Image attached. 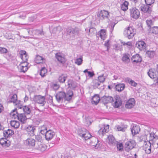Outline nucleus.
Here are the masks:
<instances>
[{
	"label": "nucleus",
	"mask_w": 158,
	"mask_h": 158,
	"mask_svg": "<svg viewBox=\"0 0 158 158\" xmlns=\"http://www.w3.org/2000/svg\"><path fill=\"white\" fill-rule=\"evenodd\" d=\"M73 94V91L69 90L66 93L63 91L58 92L56 95V100L59 102H62L63 99L65 101L70 102L72 98Z\"/></svg>",
	"instance_id": "1"
},
{
	"label": "nucleus",
	"mask_w": 158,
	"mask_h": 158,
	"mask_svg": "<svg viewBox=\"0 0 158 158\" xmlns=\"http://www.w3.org/2000/svg\"><path fill=\"white\" fill-rule=\"evenodd\" d=\"M80 31V29L77 27H69L66 30V33L71 37L74 38L76 35H78Z\"/></svg>",
	"instance_id": "2"
},
{
	"label": "nucleus",
	"mask_w": 158,
	"mask_h": 158,
	"mask_svg": "<svg viewBox=\"0 0 158 158\" xmlns=\"http://www.w3.org/2000/svg\"><path fill=\"white\" fill-rule=\"evenodd\" d=\"M135 34V29L131 27L125 28L123 33L124 36L129 39L132 38Z\"/></svg>",
	"instance_id": "3"
},
{
	"label": "nucleus",
	"mask_w": 158,
	"mask_h": 158,
	"mask_svg": "<svg viewBox=\"0 0 158 158\" xmlns=\"http://www.w3.org/2000/svg\"><path fill=\"white\" fill-rule=\"evenodd\" d=\"M33 101L42 106H44L46 103L45 97L41 95L35 96L33 98Z\"/></svg>",
	"instance_id": "4"
},
{
	"label": "nucleus",
	"mask_w": 158,
	"mask_h": 158,
	"mask_svg": "<svg viewBox=\"0 0 158 158\" xmlns=\"http://www.w3.org/2000/svg\"><path fill=\"white\" fill-rule=\"evenodd\" d=\"M136 145V143L133 140L130 139L125 143V149L127 152L133 149Z\"/></svg>",
	"instance_id": "5"
},
{
	"label": "nucleus",
	"mask_w": 158,
	"mask_h": 158,
	"mask_svg": "<svg viewBox=\"0 0 158 158\" xmlns=\"http://www.w3.org/2000/svg\"><path fill=\"white\" fill-rule=\"evenodd\" d=\"M9 102H13L15 104V105L19 109L22 108L21 102L20 101H18L17 95L15 94L11 97L10 100Z\"/></svg>",
	"instance_id": "6"
},
{
	"label": "nucleus",
	"mask_w": 158,
	"mask_h": 158,
	"mask_svg": "<svg viewBox=\"0 0 158 158\" xmlns=\"http://www.w3.org/2000/svg\"><path fill=\"white\" fill-rule=\"evenodd\" d=\"M130 13L131 17L135 19H138L140 15L139 10L135 7H132L130 9Z\"/></svg>",
	"instance_id": "7"
},
{
	"label": "nucleus",
	"mask_w": 158,
	"mask_h": 158,
	"mask_svg": "<svg viewBox=\"0 0 158 158\" xmlns=\"http://www.w3.org/2000/svg\"><path fill=\"white\" fill-rule=\"evenodd\" d=\"M55 57L57 61L60 63L64 64L66 62L64 55L60 52L57 53L55 54Z\"/></svg>",
	"instance_id": "8"
},
{
	"label": "nucleus",
	"mask_w": 158,
	"mask_h": 158,
	"mask_svg": "<svg viewBox=\"0 0 158 158\" xmlns=\"http://www.w3.org/2000/svg\"><path fill=\"white\" fill-rule=\"evenodd\" d=\"M24 112V114L27 116L29 117V118L31 117L32 114L31 113V108L30 106H22Z\"/></svg>",
	"instance_id": "9"
},
{
	"label": "nucleus",
	"mask_w": 158,
	"mask_h": 158,
	"mask_svg": "<svg viewBox=\"0 0 158 158\" xmlns=\"http://www.w3.org/2000/svg\"><path fill=\"white\" fill-rule=\"evenodd\" d=\"M109 15V13L108 11L104 10L98 12L97 16L99 18V20H103L107 18Z\"/></svg>",
	"instance_id": "10"
},
{
	"label": "nucleus",
	"mask_w": 158,
	"mask_h": 158,
	"mask_svg": "<svg viewBox=\"0 0 158 158\" xmlns=\"http://www.w3.org/2000/svg\"><path fill=\"white\" fill-rule=\"evenodd\" d=\"M151 144L149 141H145L143 145V148L146 153L149 154L151 152Z\"/></svg>",
	"instance_id": "11"
},
{
	"label": "nucleus",
	"mask_w": 158,
	"mask_h": 158,
	"mask_svg": "<svg viewBox=\"0 0 158 158\" xmlns=\"http://www.w3.org/2000/svg\"><path fill=\"white\" fill-rule=\"evenodd\" d=\"M35 148L43 152L45 151L46 147L45 145L42 143V142H36Z\"/></svg>",
	"instance_id": "12"
},
{
	"label": "nucleus",
	"mask_w": 158,
	"mask_h": 158,
	"mask_svg": "<svg viewBox=\"0 0 158 158\" xmlns=\"http://www.w3.org/2000/svg\"><path fill=\"white\" fill-rule=\"evenodd\" d=\"M141 11L144 13L150 14L151 12V8L148 4H141L140 6Z\"/></svg>",
	"instance_id": "13"
},
{
	"label": "nucleus",
	"mask_w": 158,
	"mask_h": 158,
	"mask_svg": "<svg viewBox=\"0 0 158 158\" xmlns=\"http://www.w3.org/2000/svg\"><path fill=\"white\" fill-rule=\"evenodd\" d=\"M101 101L104 104H107L109 103L113 102L114 101V99L110 96H106L105 95L102 97Z\"/></svg>",
	"instance_id": "14"
},
{
	"label": "nucleus",
	"mask_w": 158,
	"mask_h": 158,
	"mask_svg": "<svg viewBox=\"0 0 158 158\" xmlns=\"http://www.w3.org/2000/svg\"><path fill=\"white\" fill-rule=\"evenodd\" d=\"M55 135V132L49 130L46 131L45 135V138L46 140H51L54 137Z\"/></svg>",
	"instance_id": "15"
},
{
	"label": "nucleus",
	"mask_w": 158,
	"mask_h": 158,
	"mask_svg": "<svg viewBox=\"0 0 158 158\" xmlns=\"http://www.w3.org/2000/svg\"><path fill=\"white\" fill-rule=\"evenodd\" d=\"M136 47L140 50H144L146 47V44L143 41H139L136 44Z\"/></svg>",
	"instance_id": "16"
},
{
	"label": "nucleus",
	"mask_w": 158,
	"mask_h": 158,
	"mask_svg": "<svg viewBox=\"0 0 158 158\" xmlns=\"http://www.w3.org/2000/svg\"><path fill=\"white\" fill-rule=\"evenodd\" d=\"M135 102L134 98H130L126 103V107L128 109L133 108L135 105Z\"/></svg>",
	"instance_id": "17"
},
{
	"label": "nucleus",
	"mask_w": 158,
	"mask_h": 158,
	"mask_svg": "<svg viewBox=\"0 0 158 158\" xmlns=\"http://www.w3.org/2000/svg\"><path fill=\"white\" fill-rule=\"evenodd\" d=\"M35 140L32 138H29L25 140L24 142V144L29 146L34 147L35 144Z\"/></svg>",
	"instance_id": "18"
},
{
	"label": "nucleus",
	"mask_w": 158,
	"mask_h": 158,
	"mask_svg": "<svg viewBox=\"0 0 158 158\" xmlns=\"http://www.w3.org/2000/svg\"><path fill=\"white\" fill-rule=\"evenodd\" d=\"M109 131V125H107L102 127L98 131V133L100 135H104Z\"/></svg>",
	"instance_id": "19"
},
{
	"label": "nucleus",
	"mask_w": 158,
	"mask_h": 158,
	"mask_svg": "<svg viewBox=\"0 0 158 158\" xmlns=\"http://www.w3.org/2000/svg\"><path fill=\"white\" fill-rule=\"evenodd\" d=\"M90 143L92 146H94L97 148H98L100 145L98 139L95 137H92L91 138Z\"/></svg>",
	"instance_id": "20"
},
{
	"label": "nucleus",
	"mask_w": 158,
	"mask_h": 158,
	"mask_svg": "<svg viewBox=\"0 0 158 158\" xmlns=\"http://www.w3.org/2000/svg\"><path fill=\"white\" fill-rule=\"evenodd\" d=\"M14 134V131L10 129H8L3 131V136L5 138H8Z\"/></svg>",
	"instance_id": "21"
},
{
	"label": "nucleus",
	"mask_w": 158,
	"mask_h": 158,
	"mask_svg": "<svg viewBox=\"0 0 158 158\" xmlns=\"http://www.w3.org/2000/svg\"><path fill=\"white\" fill-rule=\"evenodd\" d=\"M7 138H2L0 139V144L3 146L8 147L10 144V141Z\"/></svg>",
	"instance_id": "22"
},
{
	"label": "nucleus",
	"mask_w": 158,
	"mask_h": 158,
	"mask_svg": "<svg viewBox=\"0 0 158 158\" xmlns=\"http://www.w3.org/2000/svg\"><path fill=\"white\" fill-rule=\"evenodd\" d=\"M17 118L23 123L26 119L29 118V117L27 116L24 114L21 113L18 114Z\"/></svg>",
	"instance_id": "23"
},
{
	"label": "nucleus",
	"mask_w": 158,
	"mask_h": 158,
	"mask_svg": "<svg viewBox=\"0 0 158 158\" xmlns=\"http://www.w3.org/2000/svg\"><path fill=\"white\" fill-rule=\"evenodd\" d=\"M35 61L37 64L43 63L45 62V59L42 56L37 55L35 58Z\"/></svg>",
	"instance_id": "24"
},
{
	"label": "nucleus",
	"mask_w": 158,
	"mask_h": 158,
	"mask_svg": "<svg viewBox=\"0 0 158 158\" xmlns=\"http://www.w3.org/2000/svg\"><path fill=\"white\" fill-rule=\"evenodd\" d=\"M131 60L133 63H137L141 61L142 59L139 54H137L132 56L131 58Z\"/></svg>",
	"instance_id": "25"
},
{
	"label": "nucleus",
	"mask_w": 158,
	"mask_h": 158,
	"mask_svg": "<svg viewBox=\"0 0 158 158\" xmlns=\"http://www.w3.org/2000/svg\"><path fill=\"white\" fill-rule=\"evenodd\" d=\"M35 130L34 127L31 126H29L26 128V131L31 136H33L34 135V131Z\"/></svg>",
	"instance_id": "26"
},
{
	"label": "nucleus",
	"mask_w": 158,
	"mask_h": 158,
	"mask_svg": "<svg viewBox=\"0 0 158 158\" xmlns=\"http://www.w3.org/2000/svg\"><path fill=\"white\" fill-rule=\"evenodd\" d=\"M131 131L133 135L138 134L140 131V128L139 126H133L131 129Z\"/></svg>",
	"instance_id": "27"
},
{
	"label": "nucleus",
	"mask_w": 158,
	"mask_h": 158,
	"mask_svg": "<svg viewBox=\"0 0 158 158\" xmlns=\"http://www.w3.org/2000/svg\"><path fill=\"white\" fill-rule=\"evenodd\" d=\"M20 57L23 61L27 62L28 56L26 52L25 51H22L21 52Z\"/></svg>",
	"instance_id": "28"
},
{
	"label": "nucleus",
	"mask_w": 158,
	"mask_h": 158,
	"mask_svg": "<svg viewBox=\"0 0 158 158\" xmlns=\"http://www.w3.org/2000/svg\"><path fill=\"white\" fill-rule=\"evenodd\" d=\"M114 106L115 108H118L121 105L122 103L119 98L118 97H116L114 99Z\"/></svg>",
	"instance_id": "29"
},
{
	"label": "nucleus",
	"mask_w": 158,
	"mask_h": 158,
	"mask_svg": "<svg viewBox=\"0 0 158 158\" xmlns=\"http://www.w3.org/2000/svg\"><path fill=\"white\" fill-rule=\"evenodd\" d=\"M106 30L101 29L99 32V34H98V35H99L101 39L103 40H104L106 37Z\"/></svg>",
	"instance_id": "30"
},
{
	"label": "nucleus",
	"mask_w": 158,
	"mask_h": 158,
	"mask_svg": "<svg viewBox=\"0 0 158 158\" xmlns=\"http://www.w3.org/2000/svg\"><path fill=\"white\" fill-rule=\"evenodd\" d=\"M68 85L69 87L71 88L74 89L77 86L76 82L71 79L68 81Z\"/></svg>",
	"instance_id": "31"
},
{
	"label": "nucleus",
	"mask_w": 158,
	"mask_h": 158,
	"mask_svg": "<svg viewBox=\"0 0 158 158\" xmlns=\"http://www.w3.org/2000/svg\"><path fill=\"white\" fill-rule=\"evenodd\" d=\"M67 78V76L66 74H62L59 76L58 80L60 82L63 83L65 82Z\"/></svg>",
	"instance_id": "32"
},
{
	"label": "nucleus",
	"mask_w": 158,
	"mask_h": 158,
	"mask_svg": "<svg viewBox=\"0 0 158 158\" xmlns=\"http://www.w3.org/2000/svg\"><path fill=\"white\" fill-rule=\"evenodd\" d=\"M147 73L149 76L151 78H154L156 76L155 70L154 69H150Z\"/></svg>",
	"instance_id": "33"
},
{
	"label": "nucleus",
	"mask_w": 158,
	"mask_h": 158,
	"mask_svg": "<svg viewBox=\"0 0 158 158\" xmlns=\"http://www.w3.org/2000/svg\"><path fill=\"white\" fill-rule=\"evenodd\" d=\"M101 100L98 94H96L94 96L92 99V103L97 105Z\"/></svg>",
	"instance_id": "34"
},
{
	"label": "nucleus",
	"mask_w": 158,
	"mask_h": 158,
	"mask_svg": "<svg viewBox=\"0 0 158 158\" xmlns=\"http://www.w3.org/2000/svg\"><path fill=\"white\" fill-rule=\"evenodd\" d=\"M62 30V28L60 26L54 27L52 30V33L55 34H59Z\"/></svg>",
	"instance_id": "35"
},
{
	"label": "nucleus",
	"mask_w": 158,
	"mask_h": 158,
	"mask_svg": "<svg viewBox=\"0 0 158 158\" xmlns=\"http://www.w3.org/2000/svg\"><path fill=\"white\" fill-rule=\"evenodd\" d=\"M10 125L12 127L15 128H17L19 127L20 123L18 121L12 120L10 122Z\"/></svg>",
	"instance_id": "36"
},
{
	"label": "nucleus",
	"mask_w": 158,
	"mask_h": 158,
	"mask_svg": "<svg viewBox=\"0 0 158 158\" xmlns=\"http://www.w3.org/2000/svg\"><path fill=\"white\" fill-rule=\"evenodd\" d=\"M125 80L126 82H128L131 85L133 86L136 87L137 85L136 83L129 78H127Z\"/></svg>",
	"instance_id": "37"
},
{
	"label": "nucleus",
	"mask_w": 158,
	"mask_h": 158,
	"mask_svg": "<svg viewBox=\"0 0 158 158\" xmlns=\"http://www.w3.org/2000/svg\"><path fill=\"white\" fill-rule=\"evenodd\" d=\"M124 84H119L117 85L115 87L116 89L118 91H121L123 90L125 88Z\"/></svg>",
	"instance_id": "38"
},
{
	"label": "nucleus",
	"mask_w": 158,
	"mask_h": 158,
	"mask_svg": "<svg viewBox=\"0 0 158 158\" xmlns=\"http://www.w3.org/2000/svg\"><path fill=\"white\" fill-rule=\"evenodd\" d=\"M19 114L17 112L16 109H15L11 112L10 115L12 118L16 119L17 118Z\"/></svg>",
	"instance_id": "39"
},
{
	"label": "nucleus",
	"mask_w": 158,
	"mask_h": 158,
	"mask_svg": "<svg viewBox=\"0 0 158 158\" xmlns=\"http://www.w3.org/2000/svg\"><path fill=\"white\" fill-rule=\"evenodd\" d=\"M128 2L127 1H125L124 3L121 5L122 10L125 11L128 9Z\"/></svg>",
	"instance_id": "40"
},
{
	"label": "nucleus",
	"mask_w": 158,
	"mask_h": 158,
	"mask_svg": "<svg viewBox=\"0 0 158 158\" xmlns=\"http://www.w3.org/2000/svg\"><path fill=\"white\" fill-rule=\"evenodd\" d=\"M87 131V130L83 128L79 129L78 131V133L80 136L82 137Z\"/></svg>",
	"instance_id": "41"
},
{
	"label": "nucleus",
	"mask_w": 158,
	"mask_h": 158,
	"mask_svg": "<svg viewBox=\"0 0 158 158\" xmlns=\"http://www.w3.org/2000/svg\"><path fill=\"white\" fill-rule=\"evenodd\" d=\"M47 71V70L46 68L45 67H43L40 70V74L42 77H44L46 75Z\"/></svg>",
	"instance_id": "42"
},
{
	"label": "nucleus",
	"mask_w": 158,
	"mask_h": 158,
	"mask_svg": "<svg viewBox=\"0 0 158 158\" xmlns=\"http://www.w3.org/2000/svg\"><path fill=\"white\" fill-rule=\"evenodd\" d=\"M155 55V52L153 51H148L146 52V56L151 58H153Z\"/></svg>",
	"instance_id": "43"
},
{
	"label": "nucleus",
	"mask_w": 158,
	"mask_h": 158,
	"mask_svg": "<svg viewBox=\"0 0 158 158\" xmlns=\"http://www.w3.org/2000/svg\"><path fill=\"white\" fill-rule=\"evenodd\" d=\"M18 68L20 72H23L24 73L27 71L28 69L27 67L21 66V65H19L18 66Z\"/></svg>",
	"instance_id": "44"
},
{
	"label": "nucleus",
	"mask_w": 158,
	"mask_h": 158,
	"mask_svg": "<svg viewBox=\"0 0 158 158\" xmlns=\"http://www.w3.org/2000/svg\"><path fill=\"white\" fill-rule=\"evenodd\" d=\"M83 57L81 56L79 58L77 59L75 62V63L78 65H80L82 64L83 62Z\"/></svg>",
	"instance_id": "45"
},
{
	"label": "nucleus",
	"mask_w": 158,
	"mask_h": 158,
	"mask_svg": "<svg viewBox=\"0 0 158 158\" xmlns=\"http://www.w3.org/2000/svg\"><path fill=\"white\" fill-rule=\"evenodd\" d=\"M34 33L36 35L40 36L43 35V30H42L36 29L34 31Z\"/></svg>",
	"instance_id": "46"
},
{
	"label": "nucleus",
	"mask_w": 158,
	"mask_h": 158,
	"mask_svg": "<svg viewBox=\"0 0 158 158\" xmlns=\"http://www.w3.org/2000/svg\"><path fill=\"white\" fill-rule=\"evenodd\" d=\"M47 129L46 126L43 125L41 127L40 131L42 134L45 135L46 131H47Z\"/></svg>",
	"instance_id": "47"
},
{
	"label": "nucleus",
	"mask_w": 158,
	"mask_h": 158,
	"mask_svg": "<svg viewBox=\"0 0 158 158\" xmlns=\"http://www.w3.org/2000/svg\"><path fill=\"white\" fill-rule=\"evenodd\" d=\"M109 142L111 144H113L115 141V139L114 137L111 135H110L108 136Z\"/></svg>",
	"instance_id": "48"
},
{
	"label": "nucleus",
	"mask_w": 158,
	"mask_h": 158,
	"mask_svg": "<svg viewBox=\"0 0 158 158\" xmlns=\"http://www.w3.org/2000/svg\"><path fill=\"white\" fill-rule=\"evenodd\" d=\"M91 136V135L87 131L82 137L84 138L85 140H86L90 138Z\"/></svg>",
	"instance_id": "49"
},
{
	"label": "nucleus",
	"mask_w": 158,
	"mask_h": 158,
	"mask_svg": "<svg viewBox=\"0 0 158 158\" xmlns=\"http://www.w3.org/2000/svg\"><path fill=\"white\" fill-rule=\"evenodd\" d=\"M116 127H117L118 131H121L123 132L125 131V129L126 128V127H125V126H120L119 125H117L116 126Z\"/></svg>",
	"instance_id": "50"
},
{
	"label": "nucleus",
	"mask_w": 158,
	"mask_h": 158,
	"mask_svg": "<svg viewBox=\"0 0 158 158\" xmlns=\"http://www.w3.org/2000/svg\"><path fill=\"white\" fill-rule=\"evenodd\" d=\"M94 86L98 87L100 84V83L97 79L94 80L92 82Z\"/></svg>",
	"instance_id": "51"
},
{
	"label": "nucleus",
	"mask_w": 158,
	"mask_h": 158,
	"mask_svg": "<svg viewBox=\"0 0 158 158\" xmlns=\"http://www.w3.org/2000/svg\"><path fill=\"white\" fill-rule=\"evenodd\" d=\"M152 33L155 34H158V27H153L152 29Z\"/></svg>",
	"instance_id": "52"
},
{
	"label": "nucleus",
	"mask_w": 158,
	"mask_h": 158,
	"mask_svg": "<svg viewBox=\"0 0 158 158\" xmlns=\"http://www.w3.org/2000/svg\"><path fill=\"white\" fill-rule=\"evenodd\" d=\"M117 147L118 150L122 151L123 149V146L122 143H118L117 144Z\"/></svg>",
	"instance_id": "53"
},
{
	"label": "nucleus",
	"mask_w": 158,
	"mask_h": 158,
	"mask_svg": "<svg viewBox=\"0 0 158 158\" xmlns=\"http://www.w3.org/2000/svg\"><path fill=\"white\" fill-rule=\"evenodd\" d=\"M41 121V120L38 118H35L33 120V123L37 125H38Z\"/></svg>",
	"instance_id": "54"
},
{
	"label": "nucleus",
	"mask_w": 158,
	"mask_h": 158,
	"mask_svg": "<svg viewBox=\"0 0 158 158\" xmlns=\"http://www.w3.org/2000/svg\"><path fill=\"white\" fill-rule=\"evenodd\" d=\"M105 78L103 75L100 76L98 77V80L100 83H103L105 81Z\"/></svg>",
	"instance_id": "55"
},
{
	"label": "nucleus",
	"mask_w": 158,
	"mask_h": 158,
	"mask_svg": "<svg viewBox=\"0 0 158 158\" xmlns=\"http://www.w3.org/2000/svg\"><path fill=\"white\" fill-rule=\"evenodd\" d=\"M122 60L124 61H128L129 60V55L125 54L123 57Z\"/></svg>",
	"instance_id": "56"
},
{
	"label": "nucleus",
	"mask_w": 158,
	"mask_h": 158,
	"mask_svg": "<svg viewBox=\"0 0 158 158\" xmlns=\"http://www.w3.org/2000/svg\"><path fill=\"white\" fill-rule=\"evenodd\" d=\"M7 52V50L4 48L0 47V53H6Z\"/></svg>",
	"instance_id": "57"
},
{
	"label": "nucleus",
	"mask_w": 158,
	"mask_h": 158,
	"mask_svg": "<svg viewBox=\"0 0 158 158\" xmlns=\"http://www.w3.org/2000/svg\"><path fill=\"white\" fill-rule=\"evenodd\" d=\"M145 1L147 4L151 5L154 3L155 0H145Z\"/></svg>",
	"instance_id": "58"
},
{
	"label": "nucleus",
	"mask_w": 158,
	"mask_h": 158,
	"mask_svg": "<svg viewBox=\"0 0 158 158\" xmlns=\"http://www.w3.org/2000/svg\"><path fill=\"white\" fill-rule=\"evenodd\" d=\"M146 23L147 26L149 28H151V26L152 25V21L151 20H147Z\"/></svg>",
	"instance_id": "59"
},
{
	"label": "nucleus",
	"mask_w": 158,
	"mask_h": 158,
	"mask_svg": "<svg viewBox=\"0 0 158 158\" xmlns=\"http://www.w3.org/2000/svg\"><path fill=\"white\" fill-rule=\"evenodd\" d=\"M110 41L109 40H107L106 41L105 43L104 44V45L107 48V50L108 51L109 49V48L110 46Z\"/></svg>",
	"instance_id": "60"
},
{
	"label": "nucleus",
	"mask_w": 158,
	"mask_h": 158,
	"mask_svg": "<svg viewBox=\"0 0 158 158\" xmlns=\"http://www.w3.org/2000/svg\"><path fill=\"white\" fill-rule=\"evenodd\" d=\"M122 44L123 45H127L130 47L132 46V43L130 41L127 42H123Z\"/></svg>",
	"instance_id": "61"
},
{
	"label": "nucleus",
	"mask_w": 158,
	"mask_h": 158,
	"mask_svg": "<svg viewBox=\"0 0 158 158\" xmlns=\"http://www.w3.org/2000/svg\"><path fill=\"white\" fill-rule=\"evenodd\" d=\"M19 65H21V66L27 67V66L28 65V63L27 62L23 61V62H21Z\"/></svg>",
	"instance_id": "62"
},
{
	"label": "nucleus",
	"mask_w": 158,
	"mask_h": 158,
	"mask_svg": "<svg viewBox=\"0 0 158 158\" xmlns=\"http://www.w3.org/2000/svg\"><path fill=\"white\" fill-rule=\"evenodd\" d=\"M36 139L38 140L37 142H42V138L40 135H37L36 136Z\"/></svg>",
	"instance_id": "63"
},
{
	"label": "nucleus",
	"mask_w": 158,
	"mask_h": 158,
	"mask_svg": "<svg viewBox=\"0 0 158 158\" xmlns=\"http://www.w3.org/2000/svg\"><path fill=\"white\" fill-rule=\"evenodd\" d=\"M53 87L54 89L56 90L58 89L59 87V85L57 84H54L53 85Z\"/></svg>",
	"instance_id": "64"
}]
</instances>
